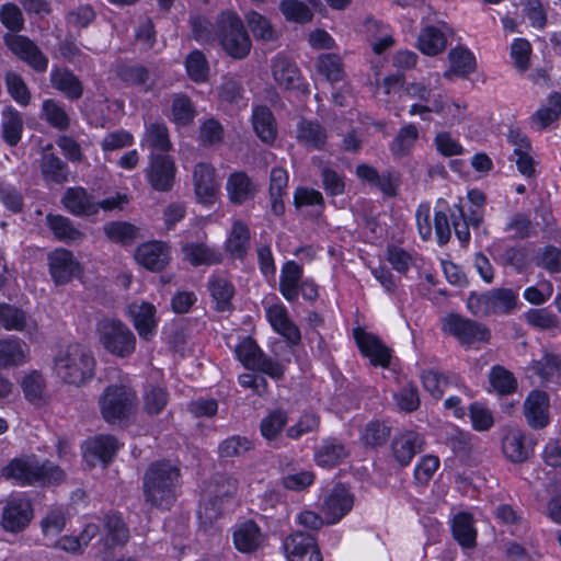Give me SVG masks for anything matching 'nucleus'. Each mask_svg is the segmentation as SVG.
I'll list each match as a JSON object with an SVG mask.
<instances>
[{
	"instance_id": "1",
	"label": "nucleus",
	"mask_w": 561,
	"mask_h": 561,
	"mask_svg": "<svg viewBox=\"0 0 561 561\" xmlns=\"http://www.w3.org/2000/svg\"><path fill=\"white\" fill-rule=\"evenodd\" d=\"M192 38L201 45L218 43L232 59H244L251 50L252 42L242 19L233 10H224L213 23L207 16L192 15L188 21Z\"/></svg>"
},
{
	"instance_id": "2",
	"label": "nucleus",
	"mask_w": 561,
	"mask_h": 561,
	"mask_svg": "<svg viewBox=\"0 0 561 561\" xmlns=\"http://www.w3.org/2000/svg\"><path fill=\"white\" fill-rule=\"evenodd\" d=\"M182 473L169 459L151 461L142 477V495L147 505L161 512L170 511L180 495Z\"/></svg>"
},
{
	"instance_id": "3",
	"label": "nucleus",
	"mask_w": 561,
	"mask_h": 561,
	"mask_svg": "<svg viewBox=\"0 0 561 561\" xmlns=\"http://www.w3.org/2000/svg\"><path fill=\"white\" fill-rule=\"evenodd\" d=\"M0 23L9 31L3 35L8 49L35 72H46L48 57L33 39L19 34L25 26V19L19 5L14 2L3 3L0 7Z\"/></svg>"
},
{
	"instance_id": "4",
	"label": "nucleus",
	"mask_w": 561,
	"mask_h": 561,
	"mask_svg": "<svg viewBox=\"0 0 561 561\" xmlns=\"http://www.w3.org/2000/svg\"><path fill=\"white\" fill-rule=\"evenodd\" d=\"M95 358L80 345L69 346L64 355L56 357L57 376L68 385L81 386L94 377Z\"/></svg>"
},
{
	"instance_id": "5",
	"label": "nucleus",
	"mask_w": 561,
	"mask_h": 561,
	"mask_svg": "<svg viewBox=\"0 0 561 561\" xmlns=\"http://www.w3.org/2000/svg\"><path fill=\"white\" fill-rule=\"evenodd\" d=\"M233 356L248 370L264 374L276 381L285 377V366L268 356L251 335L239 339Z\"/></svg>"
},
{
	"instance_id": "6",
	"label": "nucleus",
	"mask_w": 561,
	"mask_h": 561,
	"mask_svg": "<svg viewBox=\"0 0 561 561\" xmlns=\"http://www.w3.org/2000/svg\"><path fill=\"white\" fill-rule=\"evenodd\" d=\"M100 344L111 355L127 358L136 351V336L118 318H103L96 323Z\"/></svg>"
},
{
	"instance_id": "7",
	"label": "nucleus",
	"mask_w": 561,
	"mask_h": 561,
	"mask_svg": "<svg viewBox=\"0 0 561 561\" xmlns=\"http://www.w3.org/2000/svg\"><path fill=\"white\" fill-rule=\"evenodd\" d=\"M440 330L455 337L465 348H479L491 339V332L485 324L456 312H449L442 319Z\"/></svg>"
},
{
	"instance_id": "8",
	"label": "nucleus",
	"mask_w": 561,
	"mask_h": 561,
	"mask_svg": "<svg viewBox=\"0 0 561 561\" xmlns=\"http://www.w3.org/2000/svg\"><path fill=\"white\" fill-rule=\"evenodd\" d=\"M135 393L124 385H108L99 404L102 417L110 424L127 420L134 408Z\"/></svg>"
},
{
	"instance_id": "9",
	"label": "nucleus",
	"mask_w": 561,
	"mask_h": 561,
	"mask_svg": "<svg viewBox=\"0 0 561 561\" xmlns=\"http://www.w3.org/2000/svg\"><path fill=\"white\" fill-rule=\"evenodd\" d=\"M176 173L175 161L170 154L150 152L145 178L153 191L171 192L175 184Z\"/></svg>"
},
{
	"instance_id": "10",
	"label": "nucleus",
	"mask_w": 561,
	"mask_h": 561,
	"mask_svg": "<svg viewBox=\"0 0 561 561\" xmlns=\"http://www.w3.org/2000/svg\"><path fill=\"white\" fill-rule=\"evenodd\" d=\"M33 517L31 497L26 493H20L5 502L1 514V527L7 533L19 534L30 526Z\"/></svg>"
},
{
	"instance_id": "11",
	"label": "nucleus",
	"mask_w": 561,
	"mask_h": 561,
	"mask_svg": "<svg viewBox=\"0 0 561 561\" xmlns=\"http://www.w3.org/2000/svg\"><path fill=\"white\" fill-rule=\"evenodd\" d=\"M353 337L360 355L368 358L371 366L383 369L390 367L393 350L386 345L377 334L358 325L353 329Z\"/></svg>"
},
{
	"instance_id": "12",
	"label": "nucleus",
	"mask_w": 561,
	"mask_h": 561,
	"mask_svg": "<svg viewBox=\"0 0 561 561\" xmlns=\"http://www.w3.org/2000/svg\"><path fill=\"white\" fill-rule=\"evenodd\" d=\"M48 273L56 286H65L83 273L81 263L72 251L62 247L47 254Z\"/></svg>"
},
{
	"instance_id": "13",
	"label": "nucleus",
	"mask_w": 561,
	"mask_h": 561,
	"mask_svg": "<svg viewBox=\"0 0 561 561\" xmlns=\"http://www.w3.org/2000/svg\"><path fill=\"white\" fill-rule=\"evenodd\" d=\"M239 481L231 474H215L210 483L209 496L204 500L202 507L209 520L222 514V507L238 491Z\"/></svg>"
},
{
	"instance_id": "14",
	"label": "nucleus",
	"mask_w": 561,
	"mask_h": 561,
	"mask_svg": "<svg viewBox=\"0 0 561 561\" xmlns=\"http://www.w3.org/2000/svg\"><path fill=\"white\" fill-rule=\"evenodd\" d=\"M282 548L287 561H323L318 539L310 533H290L284 538Z\"/></svg>"
},
{
	"instance_id": "15",
	"label": "nucleus",
	"mask_w": 561,
	"mask_h": 561,
	"mask_svg": "<svg viewBox=\"0 0 561 561\" xmlns=\"http://www.w3.org/2000/svg\"><path fill=\"white\" fill-rule=\"evenodd\" d=\"M354 494L342 482L335 483L324 495L321 512L329 525L341 522L354 506Z\"/></svg>"
},
{
	"instance_id": "16",
	"label": "nucleus",
	"mask_w": 561,
	"mask_h": 561,
	"mask_svg": "<svg viewBox=\"0 0 561 561\" xmlns=\"http://www.w3.org/2000/svg\"><path fill=\"white\" fill-rule=\"evenodd\" d=\"M193 186L196 202L204 206H213L219 195L220 184L216 169L208 162H198L193 171Z\"/></svg>"
},
{
	"instance_id": "17",
	"label": "nucleus",
	"mask_w": 561,
	"mask_h": 561,
	"mask_svg": "<svg viewBox=\"0 0 561 561\" xmlns=\"http://www.w3.org/2000/svg\"><path fill=\"white\" fill-rule=\"evenodd\" d=\"M424 436L413 430L397 433L390 442V455L401 468L411 465L414 457L424 448Z\"/></svg>"
},
{
	"instance_id": "18",
	"label": "nucleus",
	"mask_w": 561,
	"mask_h": 561,
	"mask_svg": "<svg viewBox=\"0 0 561 561\" xmlns=\"http://www.w3.org/2000/svg\"><path fill=\"white\" fill-rule=\"evenodd\" d=\"M265 316L273 331L279 334L289 347H296L301 343L300 329L290 319L288 309L283 302L271 305L266 308Z\"/></svg>"
},
{
	"instance_id": "19",
	"label": "nucleus",
	"mask_w": 561,
	"mask_h": 561,
	"mask_svg": "<svg viewBox=\"0 0 561 561\" xmlns=\"http://www.w3.org/2000/svg\"><path fill=\"white\" fill-rule=\"evenodd\" d=\"M279 484L287 491L304 492L316 481L312 470L304 469L294 458L284 457L279 461Z\"/></svg>"
},
{
	"instance_id": "20",
	"label": "nucleus",
	"mask_w": 561,
	"mask_h": 561,
	"mask_svg": "<svg viewBox=\"0 0 561 561\" xmlns=\"http://www.w3.org/2000/svg\"><path fill=\"white\" fill-rule=\"evenodd\" d=\"M550 399L543 390H531L524 401V416L533 430H542L550 424Z\"/></svg>"
},
{
	"instance_id": "21",
	"label": "nucleus",
	"mask_w": 561,
	"mask_h": 561,
	"mask_svg": "<svg viewBox=\"0 0 561 561\" xmlns=\"http://www.w3.org/2000/svg\"><path fill=\"white\" fill-rule=\"evenodd\" d=\"M484 210L485 208H476L469 205L468 214H466L460 203L451 206L453 230L461 247H466L470 242L469 227L479 228L483 222Z\"/></svg>"
},
{
	"instance_id": "22",
	"label": "nucleus",
	"mask_w": 561,
	"mask_h": 561,
	"mask_svg": "<svg viewBox=\"0 0 561 561\" xmlns=\"http://www.w3.org/2000/svg\"><path fill=\"white\" fill-rule=\"evenodd\" d=\"M135 259L146 270L161 272L170 262V248L163 241L151 240L137 247Z\"/></svg>"
},
{
	"instance_id": "23",
	"label": "nucleus",
	"mask_w": 561,
	"mask_h": 561,
	"mask_svg": "<svg viewBox=\"0 0 561 561\" xmlns=\"http://www.w3.org/2000/svg\"><path fill=\"white\" fill-rule=\"evenodd\" d=\"M275 82L285 90H301L304 78L297 64L288 56L278 53L271 65Z\"/></svg>"
},
{
	"instance_id": "24",
	"label": "nucleus",
	"mask_w": 561,
	"mask_h": 561,
	"mask_svg": "<svg viewBox=\"0 0 561 561\" xmlns=\"http://www.w3.org/2000/svg\"><path fill=\"white\" fill-rule=\"evenodd\" d=\"M350 456L345 444L337 437L323 438L313 451L316 465L323 469H333Z\"/></svg>"
},
{
	"instance_id": "25",
	"label": "nucleus",
	"mask_w": 561,
	"mask_h": 561,
	"mask_svg": "<svg viewBox=\"0 0 561 561\" xmlns=\"http://www.w3.org/2000/svg\"><path fill=\"white\" fill-rule=\"evenodd\" d=\"M49 81L51 87L69 101H78L83 95L82 81L67 67L53 66Z\"/></svg>"
},
{
	"instance_id": "26",
	"label": "nucleus",
	"mask_w": 561,
	"mask_h": 561,
	"mask_svg": "<svg viewBox=\"0 0 561 561\" xmlns=\"http://www.w3.org/2000/svg\"><path fill=\"white\" fill-rule=\"evenodd\" d=\"M118 449L119 444L115 436L99 434L84 442L83 456L85 459L92 458L106 466L114 459Z\"/></svg>"
},
{
	"instance_id": "27",
	"label": "nucleus",
	"mask_w": 561,
	"mask_h": 561,
	"mask_svg": "<svg viewBox=\"0 0 561 561\" xmlns=\"http://www.w3.org/2000/svg\"><path fill=\"white\" fill-rule=\"evenodd\" d=\"M501 447L504 456L513 463L525 462L533 451L526 444L524 431L515 426L505 428Z\"/></svg>"
},
{
	"instance_id": "28",
	"label": "nucleus",
	"mask_w": 561,
	"mask_h": 561,
	"mask_svg": "<svg viewBox=\"0 0 561 561\" xmlns=\"http://www.w3.org/2000/svg\"><path fill=\"white\" fill-rule=\"evenodd\" d=\"M61 203L66 210L73 216L96 215L94 196L82 186L68 187L61 197Z\"/></svg>"
},
{
	"instance_id": "29",
	"label": "nucleus",
	"mask_w": 561,
	"mask_h": 561,
	"mask_svg": "<svg viewBox=\"0 0 561 561\" xmlns=\"http://www.w3.org/2000/svg\"><path fill=\"white\" fill-rule=\"evenodd\" d=\"M251 248V231L241 219L232 222L230 232L225 241V250L232 260L244 261Z\"/></svg>"
},
{
	"instance_id": "30",
	"label": "nucleus",
	"mask_w": 561,
	"mask_h": 561,
	"mask_svg": "<svg viewBox=\"0 0 561 561\" xmlns=\"http://www.w3.org/2000/svg\"><path fill=\"white\" fill-rule=\"evenodd\" d=\"M304 266L294 260L283 263L279 275L278 290L290 304L298 300L299 285L304 280Z\"/></svg>"
},
{
	"instance_id": "31",
	"label": "nucleus",
	"mask_w": 561,
	"mask_h": 561,
	"mask_svg": "<svg viewBox=\"0 0 561 561\" xmlns=\"http://www.w3.org/2000/svg\"><path fill=\"white\" fill-rule=\"evenodd\" d=\"M232 542L239 552L251 554L262 547V530L253 519H247L233 530Z\"/></svg>"
},
{
	"instance_id": "32",
	"label": "nucleus",
	"mask_w": 561,
	"mask_h": 561,
	"mask_svg": "<svg viewBox=\"0 0 561 561\" xmlns=\"http://www.w3.org/2000/svg\"><path fill=\"white\" fill-rule=\"evenodd\" d=\"M181 250L184 260L193 267L217 265L224 260L222 253L217 248L209 247L205 242H186Z\"/></svg>"
},
{
	"instance_id": "33",
	"label": "nucleus",
	"mask_w": 561,
	"mask_h": 561,
	"mask_svg": "<svg viewBox=\"0 0 561 561\" xmlns=\"http://www.w3.org/2000/svg\"><path fill=\"white\" fill-rule=\"evenodd\" d=\"M226 190L231 204L240 206L252 199L256 193V184L245 171H233L229 174Z\"/></svg>"
},
{
	"instance_id": "34",
	"label": "nucleus",
	"mask_w": 561,
	"mask_h": 561,
	"mask_svg": "<svg viewBox=\"0 0 561 561\" xmlns=\"http://www.w3.org/2000/svg\"><path fill=\"white\" fill-rule=\"evenodd\" d=\"M207 289L214 301V309L217 312H232L234 306L232 299L236 295L234 285L227 278L211 275L208 278Z\"/></svg>"
},
{
	"instance_id": "35",
	"label": "nucleus",
	"mask_w": 561,
	"mask_h": 561,
	"mask_svg": "<svg viewBox=\"0 0 561 561\" xmlns=\"http://www.w3.org/2000/svg\"><path fill=\"white\" fill-rule=\"evenodd\" d=\"M251 123L257 138L264 144H273L277 138V123L272 110L266 105L252 108Z\"/></svg>"
},
{
	"instance_id": "36",
	"label": "nucleus",
	"mask_w": 561,
	"mask_h": 561,
	"mask_svg": "<svg viewBox=\"0 0 561 561\" xmlns=\"http://www.w3.org/2000/svg\"><path fill=\"white\" fill-rule=\"evenodd\" d=\"M254 449V443L247 436L231 435L222 439L217 447V456L220 465L233 463Z\"/></svg>"
},
{
	"instance_id": "37",
	"label": "nucleus",
	"mask_w": 561,
	"mask_h": 561,
	"mask_svg": "<svg viewBox=\"0 0 561 561\" xmlns=\"http://www.w3.org/2000/svg\"><path fill=\"white\" fill-rule=\"evenodd\" d=\"M450 528L454 539L460 547L472 549L477 546L478 531L471 513L458 512L451 519Z\"/></svg>"
},
{
	"instance_id": "38",
	"label": "nucleus",
	"mask_w": 561,
	"mask_h": 561,
	"mask_svg": "<svg viewBox=\"0 0 561 561\" xmlns=\"http://www.w3.org/2000/svg\"><path fill=\"white\" fill-rule=\"evenodd\" d=\"M140 145L153 153L168 154L173 149L169 128L163 122H154L146 126Z\"/></svg>"
},
{
	"instance_id": "39",
	"label": "nucleus",
	"mask_w": 561,
	"mask_h": 561,
	"mask_svg": "<svg viewBox=\"0 0 561 561\" xmlns=\"http://www.w3.org/2000/svg\"><path fill=\"white\" fill-rule=\"evenodd\" d=\"M45 221L54 238L59 242L71 244L82 241L85 237L80 229L73 226L71 219L64 215L48 213Z\"/></svg>"
},
{
	"instance_id": "40",
	"label": "nucleus",
	"mask_w": 561,
	"mask_h": 561,
	"mask_svg": "<svg viewBox=\"0 0 561 561\" xmlns=\"http://www.w3.org/2000/svg\"><path fill=\"white\" fill-rule=\"evenodd\" d=\"M35 460L14 457L1 470V477L19 486H33Z\"/></svg>"
},
{
	"instance_id": "41",
	"label": "nucleus",
	"mask_w": 561,
	"mask_h": 561,
	"mask_svg": "<svg viewBox=\"0 0 561 561\" xmlns=\"http://www.w3.org/2000/svg\"><path fill=\"white\" fill-rule=\"evenodd\" d=\"M23 118L21 113L12 105L5 106L1 112L0 130L2 140L10 147H15L22 139Z\"/></svg>"
},
{
	"instance_id": "42",
	"label": "nucleus",
	"mask_w": 561,
	"mask_h": 561,
	"mask_svg": "<svg viewBox=\"0 0 561 561\" xmlns=\"http://www.w3.org/2000/svg\"><path fill=\"white\" fill-rule=\"evenodd\" d=\"M197 115V111L192 99L183 92L175 93L171 100L169 121L176 127H187L192 125Z\"/></svg>"
},
{
	"instance_id": "43",
	"label": "nucleus",
	"mask_w": 561,
	"mask_h": 561,
	"mask_svg": "<svg viewBox=\"0 0 561 561\" xmlns=\"http://www.w3.org/2000/svg\"><path fill=\"white\" fill-rule=\"evenodd\" d=\"M116 77L128 88H144V92L151 90L147 82L150 78L149 69L139 62H119L115 68Z\"/></svg>"
},
{
	"instance_id": "44",
	"label": "nucleus",
	"mask_w": 561,
	"mask_h": 561,
	"mask_svg": "<svg viewBox=\"0 0 561 561\" xmlns=\"http://www.w3.org/2000/svg\"><path fill=\"white\" fill-rule=\"evenodd\" d=\"M103 526L112 547H124L128 542L130 531L121 512L106 513L103 517Z\"/></svg>"
},
{
	"instance_id": "45",
	"label": "nucleus",
	"mask_w": 561,
	"mask_h": 561,
	"mask_svg": "<svg viewBox=\"0 0 561 561\" xmlns=\"http://www.w3.org/2000/svg\"><path fill=\"white\" fill-rule=\"evenodd\" d=\"M548 105L539 107L531 116V125L538 130H545L561 117V93H549Z\"/></svg>"
},
{
	"instance_id": "46",
	"label": "nucleus",
	"mask_w": 561,
	"mask_h": 561,
	"mask_svg": "<svg viewBox=\"0 0 561 561\" xmlns=\"http://www.w3.org/2000/svg\"><path fill=\"white\" fill-rule=\"evenodd\" d=\"M446 34L435 25H426L417 36V48L426 56H437L447 47Z\"/></svg>"
},
{
	"instance_id": "47",
	"label": "nucleus",
	"mask_w": 561,
	"mask_h": 561,
	"mask_svg": "<svg viewBox=\"0 0 561 561\" xmlns=\"http://www.w3.org/2000/svg\"><path fill=\"white\" fill-rule=\"evenodd\" d=\"M156 307L151 302H142L133 314V324L140 339L150 341L157 334L158 321Z\"/></svg>"
},
{
	"instance_id": "48",
	"label": "nucleus",
	"mask_w": 561,
	"mask_h": 561,
	"mask_svg": "<svg viewBox=\"0 0 561 561\" xmlns=\"http://www.w3.org/2000/svg\"><path fill=\"white\" fill-rule=\"evenodd\" d=\"M449 70L459 78H468L477 69L474 54L466 46H456L448 53Z\"/></svg>"
},
{
	"instance_id": "49",
	"label": "nucleus",
	"mask_w": 561,
	"mask_h": 561,
	"mask_svg": "<svg viewBox=\"0 0 561 561\" xmlns=\"http://www.w3.org/2000/svg\"><path fill=\"white\" fill-rule=\"evenodd\" d=\"M41 173L45 182L61 185L69 181V165L55 153H45L41 160Z\"/></svg>"
},
{
	"instance_id": "50",
	"label": "nucleus",
	"mask_w": 561,
	"mask_h": 561,
	"mask_svg": "<svg viewBox=\"0 0 561 561\" xmlns=\"http://www.w3.org/2000/svg\"><path fill=\"white\" fill-rule=\"evenodd\" d=\"M489 385L499 397H508L518 389L515 375L502 365H494L489 371Z\"/></svg>"
},
{
	"instance_id": "51",
	"label": "nucleus",
	"mask_w": 561,
	"mask_h": 561,
	"mask_svg": "<svg viewBox=\"0 0 561 561\" xmlns=\"http://www.w3.org/2000/svg\"><path fill=\"white\" fill-rule=\"evenodd\" d=\"M297 138L310 149L322 150L328 135L319 122L302 118L297 126Z\"/></svg>"
},
{
	"instance_id": "52",
	"label": "nucleus",
	"mask_w": 561,
	"mask_h": 561,
	"mask_svg": "<svg viewBox=\"0 0 561 561\" xmlns=\"http://www.w3.org/2000/svg\"><path fill=\"white\" fill-rule=\"evenodd\" d=\"M184 67L188 79L194 83L201 84L208 81L209 61L202 50L197 48L191 50L184 59Z\"/></svg>"
},
{
	"instance_id": "53",
	"label": "nucleus",
	"mask_w": 561,
	"mask_h": 561,
	"mask_svg": "<svg viewBox=\"0 0 561 561\" xmlns=\"http://www.w3.org/2000/svg\"><path fill=\"white\" fill-rule=\"evenodd\" d=\"M41 118L59 131H65L70 127L69 114L65 106L55 99H45L42 102Z\"/></svg>"
},
{
	"instance_id": "54",
	"label": "nucleus",
	"mask_w": 561,
	"mask_h": 561,
	"mask_svg": "<svg viewBox=\"0 0 561 561\" xmlns=\"http://www.w3.org/2000/svg\"><path fill=\"white\" fill-rule=\"evenodd\" d=\"M419 139V129L415 124L409 123L403 125L397 133L396 137L389 144V149L394 157H408Z\"/></svg>"
},
{
	"instance_id": "55",
	"label": "nucleus",
	"mask_w": 561,
	"mask_h": 561,
	"mask_svg": "<svg viewBox=\"0 0 561 561\" xmlns=\"http://www.w3.org/2000/svg\"><path fill=\"white\" fill-rule=\"evenodd\" d=\"M316 68L331 83L340 82L345 77L344 62L337 54H320L316 60Z\"/></svg>"
},
{
	"instance_id": "56",
	"label": "nucleus",
	"mask_w": 561,
	"mask_h": 561,
	"mask_svg": "<svg viewBox=\"0 0 561 561\" xmlns=\"http://www.w3.org/2000/svg\"><path fill=\"white\" fill-rule=\"evenodd\" d=\"M391 434V427L382 420L369 421L362 434L360 440L365 447L378 448L383 446Z\"/></svg>"
},
{
	"instance_id": "57",
	"label": "nucleus",
	"mask_w": 561,
	"mask_h": 561,
	"mask_svg": "<svg viewBox=\"0 0 561 561\" xmlns=\"http://www.w3.org/2000/svg\"><path fill=\"white\" fill-rule=\"evenodd\" d=\"M103 230L110 241L121 245H130L138 237V228L128 221H110Z\"/></svg>"
},
{
	"instance_id": "58",
	"label": "nucleus",
	"mask_w": 561,
	"mask_h": 561,
	"mask_svg": "<svg viewBox=\"0 0 561 561\" xmlns=\"http://www.w3.org/2000/svg\"><path fill=\"white\" fill-rule=\"evenodd\" d=\"M27 325L26 312L15 305L0 302V328L7 331H24Z\"/></svg>"
},
{
	"instance_id": "59",
	"label": "nucleus",
	"mask_w": 561,
	"mask_h": 561,
	"mask_svg": "<svg viewBox=\"0 0 561 561\" xmlns=\"http://www.w3.org/2000/svg\"><path fill=\"white\" fill-rule=\"evenodd\" d=\"M436 241L438 245H445L449 242L451 237V206H449L446 202L443 204H437L434 210V220H433Z\"/></svg>"
},
{
	"instance_id": "60",
	"label": "nucleus",
	"mask_w": 561,
	"mask_h": 561,
	"mask_svg": "<svg viewBox=\"0 0 561 561\" xmlns=\"http://www.w3.org/2000/svg\"><path fill=\"white\" fill-rule=\"evenodd\" d=\"M467 415L469 416L472 430L479 433L490 431L495 424L492 410L482 401L471 402L468 405Z\"/></svg>"
},
{
	"instance_id": "61",
	"label": "nucleus",
	"mask_w": 561,
	"mask_h": 561,
	"mask_svg": "<svg viewBox=\"0 0 561 561\" xmlns=\"http://www.w3.org/2000/svg\"><path fill=\"white\" fill-rule=\"evenodd\" d=\"M4 84L9 95L14 102L23 107L30 105L32 93L20 73L13 70H8L4 73Z\"/></svg>"
},
{
	"instance_id": "62",
	"label": "nucleus",
	"mask_w": 561,
	"mask_h": 561,
	"mask_svg": "<svg viewBox=\"0 0 561 561\" xmlns=\"http://www.w3.org/2000/svg\"><path fill=\"white\" fill-rule=\"evenodd\" d=\"M534 369L545 382L561 378V354L545 352L541 358L535 362Z\"/></svg>"
},
{
	"instance_id": "63",
	"label": "nucleus",
	"mask_w": 561,
	"mask_h": 561,
	"mask_svg": "<svg viewBox=\"0 0 561 561\" xmlns=\"http://www.w3.org/2000/svg\"><path fill=\"white\" fill-rule=\"evenodd\" d=\"M288 422V414L283 409H274L270 411L260 423L261 435L266 440H274L283 432Z\"/></svg>"
},
{
	"instance_id": "64",
	"label": "nucleus",
	"mask_w": 561,
	"mask_h": 561,
	"mask_svg": "<svg viewBox=\"0 0 561 561\" xmlns=\"http://www.w3.org/2000/svg\"><path fill=\"white\" fill-rule=\"evenodd\" d=\"M279 11L287 22L301 25L311 22L314 16L312 10L300 0H280Z\"/></svg>"
}]
</instances>
